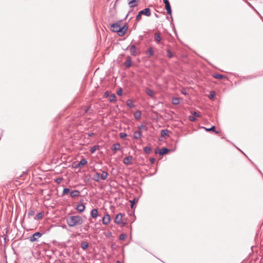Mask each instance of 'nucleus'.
<instances>
[{
  "label": "nucleus",
  "instance_id": "nucleus-1",
  "mask_svg": "<svg viewBox=\"0 0 263 263\" xmlns=\"http://www.w3.org/2000/svg\"><path fill=\"white\" fill-rule=\"evenodd\" d=\"M66 222L69 227H73L82 224L83 220L80 216H71L67 218Z\"/></svg>",
  "mask_w": 263,
  "mask_h": 263
},
{
  "label": "nucleus",
  "instance_id": "nucleus-2",
  "mask_svg": "<svg viewBox=\"0 0 263 263\" xmlns=\"http://www.w3.org/2000/svg\"><path fill=\"white\" fill-rule=\"evenodd\" d=\"M120 28H121V27L118 23H115L111 25V30L112 32L118 33L119 36L120 34Z\"/></svg>",
  "mask_w": 263,
  "mask_h": 263
},
{
  "label": "nucleus",
  "instance_id": "nucleus-3",
  "mask_svg": "<svg viewBox=\"0 0 263 263\" xmlns=\"http://www.w3.org/2000/svg\"><path fill=\"white\" fill-rule=\"evenodd\" d=\"M123 218V215L121 213L118 214L115 219V222L116 224H121L122 226L125 225V222H122V219Z\"/></svg>",
  "mask_w": 263,
  "mask_h": 263
},
{
  "label": "nucleus",
  "instance_id": "nucleus-4",
  "mask_svg": "<svg viewBox=\"0 0 263 263\" xmlns=\"http://www.w3.org/2000/svg\"><path fill=\"white\" fill-rule=\"evenodd\" d=\"M42 236V234L40 232H35L30 237L29 240L31 242H34L37 240V239Z\"/></svg>",
  "mask_w": 263,
  "mask_h": 263
},
{
  "label": "nucleus",
  "instance_id": "nucleus-5",
  "mask_svg": "<svg viewBox=\"0 0 263 263\" xmlns=\"http://www.w3.org/2000/svg\"><path fill=\"white\" fill-rule=\"evenodd\" d=\"M158 151H159L158 148L156 149L155 153L157 154L158 153L160 155L163 156V155L166 154V153H167L170 151V149H168L167 148L164 147V148H161L159 152H158Z\"/></svg>",
  "mask_w": 263,
  "mask_h": 263
},
{
  "label": "nucleus",
  "instance_id": "nucleus-6",
  "mask_svg": "<svg viewBox=\"0 0 263 263\" xmlns=\"http://www.w3.org/2000/svg\"><path fill=\"white\" fill-rule=\"evenodd\" d=\"M140 14L141 15H145L147 16H149L151 15V11L149 8H145L144 9L139 11Z\"/></svg>",
  "mask_w": 263,
  "mask_h": 263
},
{
  "label": "nucleus",
  "instance_id": "nucleus-7",
  "mask_svg": "<svg viewBox=\"0 0 263 263\" xmlns=\"http://www.w3.org/2000/svg\"><path fill=\"white\" fill-rule=\"evenodd\" d=\"M110 221V217L109 214H106L102 218V222L104 224L107 225Z\"/></svg>",
  "mask_w": 263,
  "mask_h": 263
},
{
  "label": "nucleus",
  "instance_id": "nucleus-8",
  "mask_svg": "<svg viewBox=\"0 0 263 263\" xmlns=\"http://www.w3.org/2000/svg\"><path fill=\"white\" fill-rule=\"evenodd\" d=\"M133 160V157L130 155L126 157L123 159V163L126 165H130L132 164V160Z\"/></svg>",
  "mask_w": 263,
  "mask_h": 263
},
{
  "label": "nucleus",
  "instance_id": "nucleus-9",
  "mask_svg": "<svg viewBox=\"0 0 263 263\" xmlns=\"http://www.w3.org/2000/svg\"><path fill=\"white\" fill-rule=\"evenodd\" d=\"M121 144L119 143H116L112 145L111 149L116 153L117 151L121 149Z\"/></svg>",
  "mask_w": 263,
  "mask_h": 263
},
{
  "label": "nucleus",
  "instance_id": "nucleus-10",
  "mask_svg": "<svg viewBox=\"0 0 263 263\" xmlns=\"http://www.w3.org/2000/svg\"><path fill=\"white\" fill-rule=\"evenodd\" d=\"M138 0H128V4L130 7L133 8L138 6Z\"/></svg>",
  "mask_w": 263,
  "mask_h": 263
},
{
  "label": "nucleus",
  "instance_id": "nucleus-11",
  "mask_svg": "<svg viewBox=\"0 0 263 263\" xmlns=\"http://www.w3.org/2000/svg\"><path fill=\"white\" fill-rule=\"evenodd\" d=\"M128 29V26L127 25H124L123 27H121V28L119 29L120 30V36H123L126 32Z\"/></svg>",
  "mask_w": 263,
  "mask_h": 263
},
{
  "label": "nucleus",
  "instance_id": "nucleus-12",
  "mask_svg": "<svg viewBox=\"0 0 263 263\" xmlns=\"http://www.w3.org/2000/svg\"><path fill=\"white\" fill-rule=\"evenodd\" d=\"M80 192L79 190H76L70 192V196L72 198L78 197L80 195Z\"/></svg>",
  "mask_w": 263,
  "mask_h": 263
},
{
  "label": "nucleus",
  "instance_id": "nucleus-13",
  "mask_svg": "<svg viewBox=\"0 0 263 263\" xmlns=\"http://www.w3.org/2000/svg\"><path fill=\"white\" fill-rule=\"evenodd\" d=\"M130 54L133 55V56H136L137 55V53H136V46L135 45H132L131 46H130Z\"/></svg>",
  "mask_w": 263,
  "mask_h": 263
},
{
  "label": "nucleus",
  "instance_id": "nucleus-14",
  "mask_svg": "<svg viewBox=\"0 0 263 263\" xmlns=\"http://www.w3.org/2000/svg\"><path fill=\"white\" fill-rule=\"evenodd\" d=\"M85 206L83 204H78L77 206L76 209L80 213L83 212L85 210Z\"/></svg>",
  "mask_w": 263,
  "mask_h": 263
},
{
  "label": "nucleus",
  "instance_id": "nucleus-15",
  "mask_svg": "<svg viewBox=\"0 0 263 263\" xmlns=\"http://www.w3.org/2000/svg\"><path fill=\"white\" fill-rule=\"evenodd\" d=\"M165 8L169 15H172V9L170 3L165 4Z\"/></svg>",
  "mask_w": 263,
  "mask_h": 263
},
{
  "label": "nucleus",
  "instance_id": "nucleus-16",
  "mask_svg": "<svg viewBox=\"0 0 263 263\" xmlns=\"http://www.w3.org/2000/svg\"><path fill=\"white\" fill-rule=\"evenodd\" d=\"M142 136V133L141 131H136L134 134V137L136 139H140Z\"/></svg>",
  "mask_w": 263,
  "mask_h": 263
},
{
  "label": "nucleus",
  "instance_id": "nucleus-17",
  "mask_svg": "<svg viewBox=\"0 0 263 263\" xmlns=\"http://www.w3.org/2000/svg\"><path fill=\"white\" fill-rule=\"evenodd\" d=\"M98 210L97 209H93L91 211V216L93 218H96L98 216Z\"/></svg>",
  "mask_w": 263,
  "mask_h": 263
},
{
  "label": "nucleus",
  "instance_id": "nucleus-18",
  "mask_svg": "<svg viewBox=\"0 0 263 263\" xmlns=\"http://www.w3.org/2000/svg\"><path fill=\"white\" fill-rule=\"evenodd\" d=\"M125 66L129 68L132 66V59L130 57H128L124 63Z\"/></svg>",
  "mask_w": 263,
  "mask_h": 263
},
{
  "label": "nucleus",
  "instance_id": "nucleus-19",
  "mask_svg": "<svg viewBox=\"0 0 263 263\" xmlns=\"http://www.w3.org/2000/svg\"><path fill=\"white\" fill-rule=\"evenodd\" d=\"M81 247L83 250H86L88 247V243L86 241H83L81 243Z\"/></svg>",
  "mask_w": 263,
  "mask_h": 263
},
{
  "label": "nucleus",
  "instance_id": "nucleus-20",
  "mask_svg": "<svg viewBox=\"0 0 263 263\" xmlns=\"http://www.w3.org/2000/svg\"><path fill=\"white\" fill-rule=\"evenodd\" d=\"M126 105L128 107L130 108H133L135 107V105L133 104V101L130 99H128L126 101Z\"/></svg>",
  "mask_w": 263,
  "mask_h": 263
},
{
  "label": "nucleus",
  "instance_id": "nucleus-21",
  "mask_svg": "<svg viewBox=\"0 0 263 263\" xmlns=\"http://www.w3.org/2000/svg\"><path fill=\"white\" fill-rule=\"evenodd\" d=\"M203 128L204 129H205V130L206 131H207V132L213 131V132H215V133H216V134L219 133V132L216 130L215 127L214 126H212L210 128H206V127H203Z\"/></svg>",
  "mask_w": 263,
  "mask_h": 263
},
{
  "label": "nucleus",
  "instance_id": "nucleus-22",
  "mask_svg": "<svg viewBox=\"0 0 263 263\" xmlns=\"http://www.w3.org/2000/svg\"><path fill=\"white\" fill-rule=\"evenodd\" d=\"M108 175V174L107 172L103 171L102 174L100 175V178L101 179H102L103 180H106L107 177Z\"/></svg>",
  "mask_w": 263,
  "mask_h": 263
},
{
  "label": "nucleus",
  "instance_id": "nucleus-23",
  "mask_svg": "<svg viewBox=\"0 0 263 263\" xmlns=\"http://www.w3.org/2000/svg\"><path fill=\"white\" fill-rule=\"evenodd\" d=\"M180 101L178 98L173 97L172 99V103L174 105H178L179 104Z\"/></svg>",
  "mask_w": 263,
  "mask_h": 263
},
{
  "label": "nucleus",
  "instance_id": "nucleus-24",
  "mask_svg": "<svg viewBox=\"0 0 263 263\" xmlns=\"http://www.w3.org/2000/svg\"><path fill=\"white\" fill-rule=\"evenodd\" d=\"M141 112L140 110H137L134 113V117L136 119H139L141 118Z\"/></svg>",
  "mask_w": 263,
  "mask_h": 263
},
{
  "label": "nucleus",
  "instance_id": "nucleus-25",
  "mask_svg": "<svg viewBox=\"0 0 263 263\" xmlns=\"http://www.w3.org/2000/svg\"><path fill=\"white\" fill-rule=\"evenodd\" d=\"M155 39L157 43H159L161 41V37L160 35L158 33H155Z\"/></svg>",
  "mask_w": 263,
  "mask_h": 263
},
{
  "label": "nucleus",
  "instance_id": "nucleus-26",
  "mask_svg": "<svg viewBox=\"0 0 263 263\" xmlns=\"http://www.w3.org/2000/svg\"><path fill=\"white\" fill-rule=\"evenodd\" d=\"M87 163V161L86 159L83 158L81 160L80 162L79 163L78 166L79 167H81L82 166H83L84 165L86 164Z\"/></svg>",
  "mask_w": 263,
  "mask_h": 263
},
{
  "label": "nucleus",
  "instance_id": "nucleus-27",
  "mask_svg": "<svg viewBox=\"0 0 263 263\" xmlns=\"http://www.w3.org/2000/svg\"><path fill=\"white\" fill-rule=\"evenodd\" d=\"M213 77L216 79H222L226 78V76L220 74H214Z\"/></svg>",
  "mask_w": 263,
  "mask_h": 263
},
{
  "label": "nucleus",
  "instance_id": "nucleus-28",
  "mask_svg": "<svg viewBox=\"0 0 263 263\" xmlns=\"http://www.w3.org/2000/svg\"><path fill=\"white\" fill-rule=\"evenodd\" d=\"M146 93L147 95L151 97H153L154 96V93L153 90L149 88H146Z\"/></svg>",
  "mask_w": 263,
  "mask_h": 263
},
{
  "label": "nucleus",
  "instance_id": "nucleus-29",
  "mask_svg": "<svg viewBox=\"0 0 263 263\" xmlns=\"http://www.w3.org/2000/svg\"><path fill=\"white\" fill-rule=\"evenodd\" d=\"M100 174L97 172L95 176H93V179L96 181H99V180H100Z\"/></svg>",
  "mask_w": 263,
  "mask_h": 263
},
{
  "label": "nucleus",
  "instance_id": "nucleus-30",
  "mask_svg": "<svg viewBox=\"0 0 263 263\" xmlns=\"http://www.w3.org/2000/svg\"><path fill=\"white\" fill-rule=\"evenodd\" d=\"M99 147V145H94L93 146H92L90 149V152L91 154H93L97 149H98Z\"/></svg>",
  "mask_w": 263,
  "mask_h": 263
},
{
  "label": "nucleus",
  "instance_id": "nucleus-31",
  "mask_svg": "<svg viewBox=\"0 0 263 263\" xmlns=\"http://www.w3.org/2000/svg\"><path fill=\"white\" fill-rule=\"evenodd\" d=\"M147 54H148V57L149 58L151 57L154 54V52L153 51V48L152 47H149L148 49V50H147Z\"/></svg>",
  "mask_w": 263,
  "mask_h": 263
},
{
  "label": "nucleus",
  "instance_id": "nucleus-32",
  "mask_svg": "<svg viewBox=\"0 0 263 263\" xmlns=\"http://www.w3.org/2000/svg\"><path fill=\"white\" fill-rule=\"evenodd\" d=\"M116 95L114 93H112L109 96V101L110 102H114L116 100Z\"/></svg>",
  "mask_w": 263,
  "mask_h": 263
},
{
  "label": "nucleus",
  "instance_id": "nucleus-33",
  "mask_svg": "<svg viewBox=\"0 0 263 263\" xmlns=\"http://www.w3.org/2000/svg\"><path fill=\"white\" fill-rule=\"evenodd\" d=\"M169 131L167 129H163L161 131V136L162 137H164L165 136H166Z\"/></svg>",
  "mask_w": 263,
  "mask_h": 263
},
{
  "label": "nucleus",
  "instance_id": "nucleus-34",
  "mask_svg": "<svg viewBox=\"0 0 263 263\" xmlns=\"http://www.w3.org/2000/svg\"><path fill=\"white\" fill-rule=\"evenodd\" d=\"M138 201V199L137 198H135L133 200H130V202L131 203V208L133 209L134 208V203L136 202H137Z\"/></svg>",
  "mask_w": 263,
  "mask_h": 263
},
{
  "label": "nucleus",
  "instance_id": "nucleus-35",
  "mask_svg": "<svg viewBox=\"0 0 263 263\" xmlns=\"http://www.w3.org/2000/svg\"><path fill=\"white\" fill-rule=\"evenodd\" d=\"M69 192L70 190L68 188H64L63 191L62 196L67 194Z\"/></svg>",
  "mask_w": 263,
  "mask_h": 263
},
{
  "label": "nucleus",
  "instance_id": "nucleus-36",
  "mask_svg": "<svg viewBox=\"0 0 263 263\" xmlns=\"http://www.w3.org/2000/svg\"><path fill=\"white\" fill-rule=\"evenodd\" d=\"M127 237V235L126 234L122 233L119 236V239L120 240H125Z\"/></svg>",
  "mask_w": 263,
  "mask_h": 263
},
{
  "label": "nucleus",
  "instance_id": "nucleus-37",
  "mask_svg": "<svg viewBox=\"0 0 263 263\" xmlns=\"http://www.w3.org/2000/svg\"><path fill=\"white\" fill-rule=\"evenodd\" d=\"M151 148L149 146H146L144 148V151L145 153L148 154L150 153Z\"/></svg>",
  "mask_w": 263,
  "mask_h": 263
},
{
  "label": "nucleus",
  "instance_id": "nucleus-38",
  "mask_svg": "<svg viewBox=\"0 0 263 263\" xmlns=\"http://www.w3.org/2000/svg\"><path fill=\"white\" fill-rule=\"evenodd\" d=\"M43 214L42 213H41V212L39 213L36 215V219H42L43 218Z\"/></svg>",
  "mask_w": 263,
  "mask_h": 263
},
{
  "label": "nucleus",
  "instance_id": "nucleus-39",
  "mask_svg": "<svg viewBox=\"0 0 263 263\" xmlns=\"http://www.w3.org/2000/svg\"><path fill=\"white\" fill-rule=\"evenodd\" d=\"M167 56L171 58L173 57V53H172L171 51L170 50V49H167Z\"/></svg>",
  "mask_w": 263,
  "mask_h": 263
},
{
  "label": "nucleus",
  "instance_id": "nucleus-40",
  "mask_svg": "<svg viewBox=\"0 0 263 263\" xmlns=\"http://www.w3.org/2000/svg\"><path fill=\"white\" fill-rule=\"evenodd\" d=\"M138 128H139L140 130L142 129H144V130H147V127H146V126H145V125H143V124H142V125H140V126L138 127Z\"/></svg>",
  "mask_w": 263,
  "mask_h": 263
},
{
  "label": "nucleus",
  "instance_id": "nucleus-41",
  "mask_svg": "<svg viewBox=\"0 0 263 263\" xmlns=\"http://www.w3.org/2000/svg\"><path fill=\"white\" fill-rule=\"evenodd\" d=\"M141 14H140V12H139L138 14H137L136 16V20L137 21H139L141 20Z\"/></svg>",
  "mask_w": 263,
  "mask_h": 263
},
{
  "label": "nucleus",
  "instance_id": "nucleus-42",
  "mask_svg": "<svg viewBox=\"0 0 263 263\" xmlns=\"http://www.w3.org/2000/svg\"><path fill=\"white\" fill-rule=\"evenodd\" d=\"M126 136H127V135L124 133H121L120 134V137L121 139H123V138H125Z\"/></svg>",
  "mask_w": 263,
  "mask_h": 263
},
{
  "label": "nucleus",
  "instance_id": "nucleus-43",
  "mask_svg": "<svg viewBox=\"0 0 263 263\" xmlns=\"http://www.w3.org/2000/svg\"><path fill=\"white\" fill-rule=\"evenodd\" d=\"M122 92H123L122 89V88H119V89L118 90V91H117V94L118 95H119V96H121V95H122Z\"/></svg>",
  "mask_w": 263,
  "mask_h": 263
},
{
  "label": "nucleus",
  "instance_id": "nucleus-44",
  "mask_svg": "<svg viewBox=\"0 0 263 263\" xmlns=\"http://www.w3.org/2000/svg\"><path fill=\"white\" fill-rule=\"evenodd\" d=\"M34 211L33 210H30L28 212V216H32L34 215Z\"/></svg>",
  "mask_w": 263,
  "mask_h": 263
},
{
  "label": "nucleus",
  "instance_id": "nucleus-45",
  "mask_svg": "<svg viewBox=\"0 0 263 263\" xmlns=\"http://www.w3.org/2000/svg\"><path fill=\"white\" fill-rule=\"evenodd\" d=\"M214 96H215L214 91H211L210 94V95H209V98L211 99L213 98Z\"/></svg>",
  "mask_w": 263,
  "mask_h": 263
},
{
  "label": "nucleus",
  "instance_id": "nucleus-46",
  "mask_svg": "<svg viewBox=\"0 0 263 263\" xmlns=\"http://www.w3.org/2000/svg\"><path fill=\"white\" fill-rule=\"evenodd\" d=\"M62 180H63V178H57L55 181L57 183H60L61 182V181H62Z\"/></svg>",
  "mask_w": 263,
  "mask_h": 263
},
{
  "label": "nucleus",
  "instance_id": "nucleus-47",
  "mask_svg": "<svg viewBox=\"0 0 263 263\" xmlns=\"http://www.w3.org/2000/svg\"><path fill=\"white\" fill-rule=\"evenodd\" d=\"M189 119L191 121H196V119L195 117H193V116H190L189 117Z\"/></svg>",
  "mask_w": 263,
  "mask_h": 263
},
{
  "label": "nucleus",
  "instance_id": "nucleus-48",
  "mask_svg": "<svg viewBox=\"0 0 263 263\" xmlns=\"http://www.w3.org/2000/svg\"><path fill=\"white\" fill-rule=\"evenodd\" d=\"M192 115L195 117H200V114L196 111L193 112Z\"/></svg>",
  "mask_w": 263,
  "mask_h": 263
},
{
  "label": "nucleus",
  "instance_id": "nucleus-49",
  "mask_svg": "<svg viewBox=\"0 0 263 263\" xmlns=\"http://www.w3.org/2000/svg\"><path fill=\"white\" fill-rule=\"evenodd\" d=\"M150 161H151V162L152 163H154L155 162V158H151L150 159Z\"/></svg>",
  "mask_w": 263,
  "mask_h": 263
},
{
  "label": "nucleus",
  "instance_id": "nucleus-50",
  "mask_svg": "<svg viewBox=\"0 0 263 263\" xmlns=\"http://www.w3.org/2000/svg\"><path fill=\"white\" fill-rule=\"evenodd\" d=\"M163 2L164 3V4H167L169 3L168 1V0H163Z\"/></svg>",
  "mask_w": 263,
  "mask_h": 263
},
{
  "label": "nucleus",
  "instance_id": "nucleus-51",
  "mask_svg": "<svg viewBox=\"0 0 263 263\" xmlns=\"http://www.w3.org/2000/svg\"><path fill=\"white\" fill-rule=\"evenodd\" d=\"M108 92L107 91H106V92H105V96H108Z\"/></svg>",
  "mask_w": 263,
  "mask_h": 263
},
{
  "label": "nucleus",
  "instance_id": "nucleus-52",
  "mask_svg": "<svg viewBox=\"0 0 263 263\" xmlns=\"http://www.w3.org/2000/svg\"><path fill=\"white\" fill-rule=\"evenodd\" d=\"M93 135V133H90L89 134V136H92Z\"/></svg>",
  "mask_w": 263,
  "mask_h": 263
},
{
  "label": "nucleus",
  "instance_id": "nucleus-53",
  "mask_svg": "<svg viewBox=\"0 0 263 263\" xmlns=\"http://www.w3.org/2000/svg\"><path fill=\"white\" fill-rule=\"evenodd\" d=\"M116 263H121V262L120 260H117Z\"/></svg>",
  "mask_w": 263,
  "mask_h": 263
},
{
  "label": "nucleus",
  "instance_id": "nucleus-54",
  "mask_svg": "<svg viewBox=\"0 0 263 263\" xmlns=\"http://www.w3.org/2000/svg\"><path fill=\"white\" fill-rule=\"evenodd\" d=\"M248 4H249V5L251 7H252V8H253V7L251 6V4H250V3H248Z\"/></svg>",
  "mask_w": 263,
  "mask_h": 263
},
{
  "label": "nucleus",
  "instance_id": "nucleus-55",
  "mask_svg": "<svg viewBox=\"0 0 263 263\" xmlns=\"http://www.w3.org/2000/svg\"><path fill=\"white\" fill-rule=\"evenodd\" d=\"M88 110V108H87L85 110V112H87Z\"/></svg>",
  "mask_w": 263,
  "mask_h": 263
}]
</instances>
